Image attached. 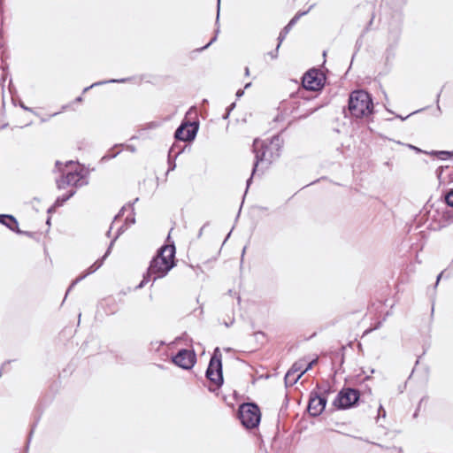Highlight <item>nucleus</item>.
Returning a JSON list of instances; mask_svg holds the SVG:
<instances>
[{"label":"nucleus","mask_w":453,"mask_h":453,"mask_svg":"<svg viewBox=\"0 0 453 453\" xmlns=\"http://www.w3.org/2000/svg\"><path fill=\"white\" fill-rule=\"evenodd\" d=\"M174 256L175 246L173 244L161 247L151 260L147 274L143 277L138 288H142L150 280L155 281L165 277L174 266Z\"/></svg>","instance_id":"1"},{"label":"nucleus","mask_w":453,"mask_h":453,"mask_svg":"<svg viewBox=\"0 0 453 453\" xmlns=\"http://www.w3.org/2000/svg\"><path fill=\"white\" fill-rule=\"evenodd\" d=\"M111 228H112V226L110 227V230L107 232V236H110Z\"/></svg>","instance_id":"38"},{"label":"nucleus","mask_w":453,"mask_h":453,"mask_svg":"<svg viewBox=\"0 0 453 453\" xmlns=\"http://www.w3.org/2000/svg\"><path fill=\"white\" fill-rule=\"evenodd\" d=\"M221 357L222 355L219 349L216 348L206 370V378L215 386L214 388H209L211 391H215L223 383Z\"/></svg>","instance_id":"5"},{"label":"nucleus","mask_w":453,"mask_h":453,"mask_svg":"<svg viewBox=\"0 0 453 453\" xmlns=\"http://www.w3.org/2000/svg\"><path fill=\"white\" fill-rule=\"evenodd\" d=\"M306 12H297L288 22V24L283 28V30L280 33L278 40L279 43L280 44L283 40L285 39L288 33L290 31L291 27L297 22V20L303 15H305Z\"/></svg>","instance_id":"16"},{"label":"nucleus","mask_w":453,"mask_h":453,"mask_svg":"<svg viewBox=\"0 0 453 453\" xmlns=\"http://www.w3.org/2000/svg\"><path fill=\"white\" fill-rule=\"evenodd\" d=\"M325 77L319 70L311 69L303 77V86L307 90L316 91L324 86Z\"/></svg>","instance_id":"8"},{"label":"nucleus","mask_w":453,"mask_h":453,"mask_svg":"<svg viewBox=\"0 0 453 453\" xmlns=\"http://www.w3.org/2000/svg\"><path fill=\"white\" fill-rule=\"evenodd\" d=\"M373 104L370 95L364 90L353 91L349 99V111L355 118H364L372 112Z\"/></svg>","instance_id":"3"},{"label":"nucleus","mask_w":453,"mask_h":453,"mask_svg":"<svg viewBox=\"0 0 453 453\" xmlns=\"http://www.w3.org/2000/svg\"><path fill=\"white\" fill-rule=\"evenodd\" d=\"M280 46V43H278V45H277V47H276L275 50L271 51V52L269 53V55H270V57H271L272 58H273V59H274V58H276L278 57V50H279Z\"/></svg>","instance_id":"23"},{"label":"nucleus","mask_w":453,"mask_h":453,"mask_svg":"<svg viewBox=\"0 0 453 453\" xmlns=\"http://www.w3.org/2000/svg\"><path fill=\"white\" fill-rule=\"evenodd\" d=\"M165 344L163 341H154L150 342V349L154 351H158L160 347Z\"/></svg>","instance_id":"20"},{"label":"nucleus","mask_w":453,"mask_h":453,"mask_svg":"<svg viewBox=\"0 0 453 453\" xmlns=\"http://www.w3.org/2000/svg\"><path fill=\"white\" fill-rule=\"evenodd\" d=\"M441 276H442V273H441L438 275L436 284H438V282H439V280H441Z\"/></svg>","instance_id":"34"},{"label":"nucleus","mask_w":453,"mask_h":453,"mask_svg":"<svg viewBox=\"0 0 453 453\" xmlns=\"http://www.w3.org/2000/svg\"><path fill=\"white\" fill-rule=\"evenodd\" d=\"M219 33V27H218L215 30V35L211 38V40L205 45L203 46L201 50H204V49H207L211 43H213L216 40H217V35Z\"/></svg>","instance_id":"22"},{"label":"nucleus","mask_w":453,"mask_h":453,"mask_svg":"<svg viewBox=\"0 0 453 453\" xmlns=\"http://www.w3.org/2000/svg\"><path fill=\"white\" fill-rule=\"evenodd\" d=\"M245 75H246V76H249V75H250V69H249V67H246V68H245Z\"/></svg>","instance_id":"33"},{"label":"nucleus","mask_w":453,"mask_h":453,"mask_svg":"<svg viewBox=\"0 0 453 453\" xmlns=\"http://www.w3.org/2000/svg\"><path fill=\"white\" fill-rule=\"evenodd\" d=\"M250 86H251V83H250V82H249V83H247V84L244 86V88H250Z\"/></svg>","instance_id":"37"},{"label":"nucleus","mask_w":453,"mask_h":453,"mask_svg":"<svg viewBox=\"0 0 453 453\" xmlns=\"http://www.w3.org/2000/svg\"><path fill=\"white\" fill-rule=\"evenodd\" d=\"M206 225H207V224L203 225V226L200 228L199 233H198V237H201V236H202V234H203V231L204 227L206 226Z\"/></svg>","instance_id":"29"},{"label":"nucleus","mask_w":453,"mask_h":453,"mask_svg":"<svg viewBox=\"0 0 453 453\" xmlns=\"http://www.w3.org/2000/svg\"><path fill=\"white\" fill-rule=\"evenodd\" d=\"M359 399V392L353 388H343L334 401L338 409H347L353 406Z\"/></svg>","instance_id":"7"},{"label":"nucleus","mask_w":453,"mask_h":453,"mask_svg":"<svg viewBox=\"0 0 453 453\" xmlns=\"http://www.w3.org/2000/svg\"><path fill=\"white\" fill-rule=\"evenodd\" d=\"M408 147H409L410 149H411V150H415V151H416V152H418V153H421V152H423V151H422V150H420L419 148H417V147H415V146H413V145L409 144V145H408Z\"/></svg>","instance_id":"25"},{"label":"nucleus","mask_w":453,"mask_h":453,"mask_svg":"<svg viewBox=\"0 0 453 453\" xmlns=\"http://www.w3.org/2000/svg\"><path fill=\"white\" fill-rule=\"evenodd\" d=\"M429 154L437 156L439 158L445 160L448 157H449L450 156H453V151L449 152V151H446V150H440V151L433 150Z\"/></svg>","instance_id":"19"},{"label":"nucleus","mask_w":453,"mask_h":453,"mask_svg":"<svg viewBox=\"0 0 453 453\" xmlns=\"http://www.w3.org/2000/svg\"><path fill=\"white\" fill-rule=\"evenodd\" d=\"M235 106V104L233 103L227 109H226V114L223 116L224 119H227L229 114H230V111L234 108Z\"/></svg>","instance_id":"24"},{"label":"nucleus","mask_w":453,"mask_h":453,"mask_svg":"<svg viewBox=\"0 0 453 453\" xmlns=\"http://www.w3.org/2000/svg\"><path fill=\"white\" fill-rule=\"evenodd\" d=\"M243 94H244V91H243L242 89H239V90L236 92V96H237V97H241Z\"/></svg>","instance_id":"28"},{"label":"nucleus","mask_w":453,"mask_h":453,"mask_svg":"<svg viewBox=\"0 0 453 453\" xmlns=\"http://www.w3.org/2000/svg\"><path fill=\"white\" fill-rule=\"evenodd\" d=\"M196 360L195 352L188 349H180L172 357V361L174 365L185 370L191 369L194 366Z\"/></svg>","instance_id":"10"},{"label":"nucleus","mask_w":453,"mask_h":453,"mask_svg":"<svg viewBox=\"0 0 453 453\" xmlns=\"http://www.w3.org/2000/svg\"><path fill=\"white\" fill-rule=\"evenodd\" d=\"M197 125L195 123H182L175 131L174 137L180 141H192L197 132Z\"/></svg>","instance_id":"13"},{"label":"nucleus","mask_w":453,"mask_h":453,"mask_svg":"<svg viewBox=\"0 0 453 453\" xmlns=\"http://www.w3.org/2000/svg\"><path fill=\"white\" fill-rule=\"evenodd\" d=\"M115 156H116V154L112 155V156H105V157H104V158H105L106 157H115Z\"/></svg>","instance_id":"39"},{"label":"nucleus","mask_w":453,"mask_h":453,"mask_svg":"<svg viewBox=\"0 0 453 453\" xmlns=\"http://www.w3.org/2000/svg\"><path fill=\"white\" fill-rule=\"evenodd\" d=\"M315 362H316V361H315V360H313V361H311V363H309V364H308V365H307V367H306L303 371H305V372H306L308 370H310V369L312 367V365H313V364H314Z\"/></svg>","instance_id":"26"},{"label":"nucleus","mask_w":453,"mask_h":453,"mask_svg":"<svg viewBox=\"0 0 453 453\" xmlns=\"http://www.w3.org/2000/svg\"><path fill=\"white\" fill-rule=\"evenodd\" d=\"M296 374L291 376V379H296Z\"/></svg>","instance_id":"40"},{"label":"nucleus","mask_w":453,"mask_h":453,"mask_svg":"<svg viewBox=\"0 0 453 453\" xmlns=\"http://www.w3.org/2000/svg\"><path fill=\"white\" fill-rule=\"evenodd\" d=\"M301 362H296L285 375L284 380L287 386H293L305 373Z\"/></svg>","instance_id":"14"},{"label":"nucleus","mask_w":453,"mask_h":453,"mask_svg":"<svg viewBox=\"0 0 453 453\" xmlns=\"http://www.w3.org/2000/svg\"><path fill=\"white\" fill-rule=\"evenodd\" d=\"M125 210H126V207H123V208L121 209V211H119V213L117 216H115L114 221H115V220H117V219L121 216V214L123 213V211H124Z\"/></svg>","instance_id":"27"},{"label":"nucleus","mask_w":453,"mask_h":453,"mask_svg":"<svg viewBox=\"0 0 453 453\" xmlns=\"http://www.w3.org/2000/svg\"><path fill=\"white\" fill-rule=\"evenodd\" d=\"M238 414L241 423L248 429L255 428L260 423L261 412L258 406L255 403H242L239 407Z\"/></svg>","instance_id":"6"},{"label":"nucleus","mask_w":453,"mask_h":453,"mask_svg":"<svg viewBox=\"0 0 453 453\" xmlns=\"http://www.w3.org/2000/svg\"><path fill=\"white\" fill-rule=\"evenodd\" d=\"M75 194V190L72 189L68 192V194L64 195L62 196H58L54 203V206L59 207L62 206L67 200H69Z\"/></svg>","instance_id":"17"},{"label":"nucleus","mask_w":453,"mask_h":453,"mask_svg":"<svg viewBox=\"0 0 453 453\" xmlns=\"http://www.w3.org/2000/svg\"><path fill=\"white\" fill-rule=\"evenodd\" d=\"M219 2L218 3V14H217L216 23L219 22Z\"/></svg>","instance_id":"32"},{"label":"nucleus","mask_w":453,"mask_h":453,"mask_svg":"<svg viewBox=\"0 0 453 453\" xmlns=\"http://www.w3.org/2000/svg\"><path fill=\"white\" fill-rule=\"evenodd\" d=\"M446 203L449 206L453 207V189L450 190L446 196Z\"/></svg>","instance_id":"21"},{"label":"nucleus","mask_w":453,"mask_h":453,"mask_svg":"<svg viewBox=\"0 0 453 453\" xmlns=\"http://www.w3.org/2000/svg\"><path fill=\"white\" fill-rule=\"evenodd\" d=\"M126 220L130 222L131 224L134 223V217H132V218L127 217Z\"/></svg>","instance_id":"31"},{"label":"nucleus","mask_w":453,"mask_h":453,"mask_svg":"<svg viewBox=\"0 0 453 453\" xmlns=\"http://www.w3.org/2000/svg\"><path fill=\"white\" fill-rule=\"evenodd\" d=\"M402 34V21L397 20L390 24L388 37H387V52L389 54L390 51H394L399 43Z\"/></svg>","instance_id":"11"},{"label":"nucleus","mask_w":453,"mask_h":453,"mask_svg":"<svg viewBox=\"0 0 453 453\" xmlns=\"http://www.w3.org/2000/svg\"><path fill=\"white\" fill-rule=\"evenodd\" d=\"M326 404V399L319 395L316 392H312L310 395L308 403V411L310 415L317 417L322 413Z\"/></svg>","instance_id":"12"},{"label":"nucleus","mask_w":453,"mask_h":453,"mask_svg":"<svg viewBox=\"0 0 453 453\" xmlns=\"http://www.w3.org/2000/svg\"><path fill=\"white\" fill-rule=\"evenodd\" d=\"M73 165L74 163L73 161H69L63 167L60 162H56V167L62 173V177L59 180H57L58 188L63 189L65 188L67 186L83 185V182H81L84 177L82 174V171L78 170V166H76L74 170H68V168H72Z\"/></svg>","instance_id":"4"},{"label":"nucleus","mask_w":453,"mask_h":453,"mask_svg":"<svg viewBox=\"0 0 453 453\" xmlns=\"http://www.w3.org/2000/svg\"><path fill=\"white\" fill-rule=\"evenodd\" d=\"M82 101V97L81 96H78L76 99H75V102H81Z\"/></svg>","instance_id":"35"},{"label":"nucleus","mask_w":453,"mask_h":453,"mask_svg":"<svg viewBox=\"0 0 453 453\" xmlns=\"http://www.w3.org/2000/svg\"><path fill=\"white\" fill-rule=\"evenodd\" d=\"M124 232V226H120L118 230V234L117 235L115 236V238L111 242L109 247H108V250L107 251L105 252V254L103 256L102 258L96 260L88 269V271L81 274V276H79L75 280H73L72 282V284L70 285V287L68 288L67 289V292H66V295L68 294V292L81 280H82L83 279H85L88 275L91 274V273H94L95 272H96L104 264V259L109 256V254L111 253V248L113 246V243L115 242V240L121 234V233Z\"/></svg>","instance_id":"9"},{"label":"nucleus","mask_w":453,"mask_h":453,"mask_svg":"<svg viewBox=\"0 0 453 453\" xmlns=\"http://www.w3.org/2000/svg\"><path fill=\"white\" fill-rule=\"evenodd\" d=\"M127 149L128 150H130L131 152H134L135 151V148L134 146H132V145H127Z\"/></svg>","instance_id":"30"},{"label":"nucleus","mask_w":453,"mask_h":453,"mask_svg":"<svg viewBox=\"0 0 453 453\" xmlns=\"http://www.w3.org/2000/svg\"><path fill=\"white\" fill-rule=\"evenodd\" d=\"M0 223L8 227L11 231H13L19 234H24L19 228V223L17 219L12 215L8 214H0Z\"/></svg>","instance_id":"15"},{"label":"nucleus","mask_w":453,"mask_h":453,"mask_svg":"<svg viewBox=\"0 0 453 453\" xmlns=\"http://www.w3.org/2000/svg\"><path fill=\"white\" fill-rule=\"evenodd\" d=\"M126 81H127V79H120V80L112 79V80H110V81H104L95 82L92 85L85 88L83 89V93H86L87 91H88L90 88H92L94 87L100 86V85H103V84H105V83H120V82H125Z\"/></svg>","instance_id":"18"},{"label":"nucleus","mask_w":453,"mask_h":453,"mask_svg":"<svg viewBox=\"0 0 453 453\" xmlns=\"http://www.w3.org/2000/svg\"><path fill=\"white\" fill-rule=\"evenodd\" d=\"M282 141L279 135L273 136L269 142L256 139L253 142V152L255 153V163L252 175L261 166L267 168L271 163L279 157Z\"/></svg>","instance_id":"2"},{"label":"nucleus","mask_w":453,"mask_h":453,"mask_svg":"<svg viewBox=\"0 0 453 453\" xmlns=\"http://www.w3.org/2000/svg\"><path fill=\"white\" fill-rule=\"evenodd\" d=\"M251 179H252V176L247 180V187L250 186V182H251Z\"/></svg>","instance_id":"36"}]
</instances>
